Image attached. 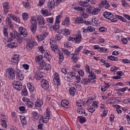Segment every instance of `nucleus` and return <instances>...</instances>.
<instances>
[{
  "label": "nucleus",
  "instance_id": "f257e3e1",
  "mask_svg": "<svg viewBox=\"0 0 130 130\" xmlns=\"http://www.w3.org/2000/svg\"><path fill=\"white\" fill-rule=\"evenodd\" d=\"M31 25L30 26V30L32 32V34H35L36 31H37V20L35 16H32L31 18Z\"/></svg>",
  "mask_w": 130,
  "mask_h": 130
},
{
  "label": "nucleus",
  "instance_id": "f03ea898",
  "mask_svg": "<svg viewBox=\"0 0 130 130\" xmlns=\"http://www.w3.org/2000/svg\"><path fill=\"white\" fill-rule=\"evenodd\" d=\"M3 34L5 37L7 38L8 42H11L13 41L15 38H16V35L13 32H10L9 37V32H8V28L7 27H4L3 29Z\"/></svg>",
  "mask_w": 130,
  "mask_h": 130
},
{
  "label": "nucleus",
  "instance_id": "7ed1b4c3",
  "mask_svg": "<svg viewBox=\"0 0 130 130\" xmlns=\"http://www.w3.org/2000/svg\"><path fill=\"white\" fill-rule=\"evenodd\" d=\"M50 117V108L48 107L46 109V113L44 114V116H41V118H40V120H42L43 122H45V123H47V122L49 121Z\"/></svg>",
  "mask_w": 130,
  "mask_h": 130
},
{
  "label": "nucleus",
  "instance_id": "20e7f679",
  "mask_svg": "<svg viewBox=\"0 0 130 130\" xmlns=\"http://www.w3.org/2000/svg\"><path fill=\"white\" fill-rule=\"evenodd\" d=\"M83 46H80L78 48H77L75 51V53H72L73 55L72 57V59L74 61V62H77L78 61V55L80 54V52L83 49Z\"/></svg>",
  "mask_w": 130,
  "mask_h": 130
},
{
  "label": "nucleus",
  "instance_id": "39448f33",
  "mask_svg": "<svg viewBox=\"0 0 130 130\" xmlns=\"http://www.w3.org/2000/svg\"><path fill=\"white\" fill-rule=\"evenodd\" d=\"M103 15L105 18L108 19V20H110L113 23H116L117 22L116 18H114V15L111 12L106 11L104 13Z\"/></svg>",
  "mask_w": 130,
  "mask_h": 130
},
{
  "label": "nucleus",
  "instance_id": "423d86ee",
  "mask_svg": "<svg viewBox=\"0 0 130 130\" xmlns=\"http://www.w3.org/2000/svg\"><path fill=\"white\" fill-rule=\"evenodd\" d=\"M6 74L10 80H15L16 74H15V70L12 68H8L6 70Z\"/></svg>",
  "mask_w": 130,
  "mask_h": 130
},
{
  "label": "nucleus",
  "instance_id": "0eeeda50",
  "mask_svg": "<svg viewBox=\"0 0 130 130\" xmlns=\"http://www.w3.org/2000/svg\"><path fill=\"white\" fill-rule=\"evenodd\" d=\"M15 73L16 75V78L18 81H23L24 80V74H23V72L22 70L16 68L15 69Z\"/></svg>",
  "mask_w": 130,
  "mask_h": 130
},
{
  "label": "nucleus",
  "instance_id": "6e6552de",
  "mask_svg": "<svg viewBox=\"0 0 130 130\" xmlns=\"http://www.w3.org/2000/svg\"><path fill=\"white\" fill-rule=\"evenodd\" d=\"M12 85L14 89H15V90H17V91H21L22 88H23V84H22V83L19 81H14L12 83Z\"/></svg>",
  "mask_w": 130,
  "mask_h": 130
},
{
  "label": "nucleus",
  "instance_id": "1a4fd4ad",
  "mask_svg": "<svg viewBox=\"0 0 130 130\" xmlns=\"http://www.w3.org/2000/svg\"><path fill=\"white\" fill-rule=\"evenodd\" d=\"M53 80L55 85L60 86V78H59V74L57 72L54 73Z\"/></svg>",
  "mask_w": 130,
  "mask_h": 130
},
{
  "label": "nucleus",
  "instance_id": "9d476101",
  "mask_svg": "<svg viewBox=\"0 0 130 130\" xmlns=\"http://www.w3.org/2000/svg\"><path fill=\"white\" fill-rule=\"evenodd\" d=\"M44 74L43 73V72H42L39 69L36 72H35L34 78L36 80H41V79H42V78L44 77Z\"/></svg>",
  "mask_w": 130,
  "mask_h": 130
},
{
  "label": "nucleus",
  "instance_id": "9b49d317",
  "mask_svg": "<svg viewBox=\"0 0 130 130\" xmlns=\"http://www.w3.org/2000/svg\"><path fill=\"white\" fill-rule=\"evenodd\" d=\"M87 75H88V78L91 81V83H95L96 82V79H97V77H96V74H95V72L91 71V72L87 74Z\"/></svg>",
  "mask_w": 130,
  "mask_h": 130
},
{
  "label": "nucleus",
  "instance_id": "f8f14e48",
  "mask_svg": "<svg viewBox=\"0 0 130 130\" xmlns=\"http://www.w3.org/2000/svg\"><path fill=\"white\" fill-rule=\"evenodd\" d=\"M41 86L43 89L47 90L49 88V81L46 80V79H42L41 81Z\"/></svg>",
  "mask_w": 130,
  "mask_h": 130
},
{
  "label": "nucleus",
  "instance_id": "ddd939ff",
  "mask_svg": "<svg viewBox=\"0 0 130 130\" xmlns=\"http://www.w3.org/2000/svg\"><path fill=\"white\" fill-rule=\"evenodd\" d=\"M22 101L24 102H26V105L29 107V108H32L34 106V103L30 101V99L23 97L22 98Z\"/></svg>",
  "mask_w": 130,
  "mask_h": 130
},
{
  "label": "nucleus",
  "instance_id": "4468645a",
  "mask_svg": "<svg viewBox=\"0 0 130 130\" xmlns=\"http://www.w3.org/2000/svg\"><path fill=\"white\" fill-rule=\"evenodd\" d=\"M3 7L5 14H8L10 8V3H9V2H4L3 4Z\"/></svg>",
  "mask_w": 130,
  "mask_h": 130
},
{
  "label": "nucleus",
  "instance_id": "2eb2a0df",
  "mask_svg": "<svg viewBox=\"0 0 130 130\" xmlns=\"http://www.w3.org/2000/svg\"><path fill=\"white\" fill-rule=\"evenodd\" d=\"M37 20L40 27H41L40 26H43V25L45 24V20H44V17H43V16H40L38 17Z\"/></svg>",
  "mask_w": 130,
  "mask_h": 130
},
{
  "label": "nucleus",
  "instance_id": "dca6fc26",
  "mask_svg": "<svg viewBox=\"0 0 130 130\" xmlns=\"http://www.w3.org/2000/svg\"><path fill=\"white\" fill-rule=\"evenodd\" d=\"M59 31L62 33V35H64V36H69V35H71V29L67 28V27L62 30L60 29Z\"/></svg>",
  "mask_w": 130,
  "mask_h": 130
},
{
  "label": "nucleus",
  "instance_id": "f3484780",
  "mask_svg": "<svg viewBox=\"0 0 130 130\" xmlns=\"http://www.w3.org/2000/svg\"><path fill=\"white\" fill-rule=\"evenodd\" d=\"M19 60H20V56L18 54L14 55L11 58V61L12 63L17 64Z\"/></svg>",
  "mask_w": 130,
  "mask_h": 130
},
{
  "label": "nucleus",
  "instance_id": "a211bd4d",
  "mask_svg": "<svg viewBox=\"0 0 130 130\" xmlns=\"http://www.w3.org/2000/svg\"><path fill=\"white\" fill-rule=\"evenodd\" d=\"M74 41L76 44H80L82 41V35L80 34L75 35Z\"/></svg>",
  "mask_w": 130,
  "mask_h": 130
},
{
  "label": "nucleus",
  "instance_id": "6ab92c4d",
  "mask_svg": "<svg viewBox=\"0 0 130 130\" xmlns=\"http://www.w3.org/2000/svg\"><path fill=\"white\" fill-rule=\"evenodd\" d=\"M87 0L85 1H80L78 2V4L80 6V7H83V8H87V7H89L90 6V3Z\"/></svg>",
  "mask_w": 130,
  "mask_h": 130
},
{
  "label": "nucleus",
  "instance_id": "aec40b11",
  "mask_svg": "<svg viewBox=\"0 0 130 130\" xmlns=\"http://www.w3.org/2000/svg\"><path fill=\"white\" fill-rule=\"evenodd\" d=\"M41 14L43 15L44 17H49V16H51V13L49 12L48 10L44 8L41 10Z\"/></svg>",
  "mask_w": 130,
  "mask_h": 130
},
{
  "label": "nucleus",
  "instance_id": "412c9836",
  "mask_svg": "<svg viewBox=\"0 0 130 130\" xmlns=\"http://www.w3.org/2000/svg\"><path fill=\"white\" fill-rule=\"evenodd\" d=\"M31 116L33 120H34L35 121H36V120H38V119H39L40 115H39V113H38L37 112L32 111L31 112Z\"/></svg>",
  "mask_w": 130,
  "mask_h": 130
},
{
  "label": "nucleus",
  "instance_id": "4be33fe9",
  "mask_svg": "<svg viewBox=\"0 0 130 130\" xmlns=\"http://www.w3.org/2000/svg\"><path fill=\"white\" fill-rule=\"evenodd\" d=\"M48 36V32H45L42 35H41L40 36H36V38H37L38 40L39 41H43L44 39H45V38Z\"/></svg>",
  "mask_w": 130,
  "mask_h": 130
},
{
  "label": "nucleus",
  "instance_id": "5701e85b",
  "mask_svg": "<svg viewBox=\"0 0 130 130\" xmlns=\"http://www.w3.org/2000/svg\"><path fill=\"white\" fill-rule=\"evenodd\" d=\"M67 79L71 80L76 79V73L73 72H69L67 74Z\"/></svg>",
  "mask_w": 130,
  "mask_h": 130
},
{
  "label": "nucleus",
  "instance_id": "b1692460",
  "mask_svg": "<svg viewBox=\"0 0 130 130\" xmlns=\"http://www.w3.org/2000/svg\"><path fill=\"white\" fill-rule=\"evenodd\" d=\"M110 85L105 83L104 84H103L101 86V90L103 93H104L109 88H110Z\"/></svg>",
  "mask_w": 130,
  "mask_h": 130
},
{
  "label": "nucleus",
  "instance_id": "393cba45",
  "mask_svg": "<svg viewBox=\"0 0 130 130\" xmlns=\"http://www.w3.org/2000/svg\"><path fill=\"white\" fill-rule=\"evenodd\" d=\"M8 16L11 19H12L13 21L17 22V23H20V18H19V17L12 14H8Z\"/></svg>",
  "mask_w": 130,
  "mask_h": 130
},
{
  "label": "nucleus",
  "instance_id": "a878e982",
  "mask_svg": "<svg viewBox=\"0 0 130 130\" xmlns=\"http://www.w3.org/2000/svg\"><path fill=\"white\" fill-rule=\"evenodd\" d=\"M70 21H71V19H70V17H65L64 20L62 22L61 24L63 25V26H67V27H69L70 25Z\"/></svg>",
  "mask_w": 130,
  "mask_h": 130
},
{
  "label": "nucleus",
  "instance_id": "bb28decb",
  "mask_svg": "<svg viewBox=\"0 0 130 130\" xmlns=\"http://www.w3.org/2000/svg\"><path fill=\"white\" fill-rule=\"evenodd\" d=\"M61 105L62 107H64V108H69V107H70V103L69 101L63 100L61 102Z\"/></svg>",
  "mask_w": 130,
  "mask_h": 130
},
{
  "label": "nucleus",
  "instance_id": "cd10ccee",
  "mask_svg": "<svg viewBox=\"0 0 130 130\" xmlns=\"http://www.w3.org/2000/svg\"><path fill=\"white\" fill-rule=\"evenodd\" d=\"M77 112L79 114H84L85 116H87L88 115V113H87L86 110H85L83 108H78Z\"/></svg>",
  "mask_w": 130,
  "mask_h": 130
},
{
  "label": "nucleus",
  "instance_id": "c85d7f7f",
  "mask_svg": "<svg viewBox=\"0 0 130 130\" xmlns=\"http://www.w3.org/2000/svg\"><path fill=\"white\" fill-rule=\"evenodd\" d=\"M39 64L40 65L39 67H38V69L44 70V69L45 68V66L46 65V62L43 60L39 62Z\"/></svg>",
  "mask_w": 130,
  "mask_h": 130
},
{
  "label": "nucleus",
  "instance_id": "c756f323",
  "mask_svg": "<svg viewBox=\"0 0 130 130\" xmlns=\"http://www.w3.org/2000/svg\"><path fill=\"white\" fill-rule=\"evenodd\" d=\"M19 32L21 34V35H22L24 36V37H25V36H27V29L24 27H19Z\"/></svg>",
  "mask_w": 130,
  "mask_h": 130
},
{
  "label": "nucleus",
  "instance_id": "7c9ffc66",
  "mask_svg": "<svg viewBox=\"0 0 130 130\" xmlns=\"http://www.w3.org/2000/svg\"><path fill=\"white\" fill-rule=\"evenodd\" d=\"M81 83L83 85H88L89 83H92V81L88 77L86 78H83L81 80Z\"/></svg>",
  "mask_w": 130,
  "mask_h": 130
},
{
  "label": "nucleus",
  "instance_id": "2f4dec72",
  "mask_svg": "<svg viewBox=\"0 0 130 130\" xmlns=\"http://www.w3.org/2000/svg\"><path fill=\"white\" fill-rule=\"evenodd\" d=\"M58 33V34H57L55 36V40L56 41H60V40H61L63 37V36H62L63 35H62V33L59 31Z\"/></svg>",
  "mask_w": 130,
  "mask_h": 130
},
{
  "label": "nucleus",
  "instance_id": "473e14b6",
  "mask_svg": "<svg viewBox=\"0 0 130 130\" xmlns=\"http://www.w3.org/2000/svg\"><path fill=\"white\" fill-rule=\"evenodd\" d=\"M54 6H55L54 0H49L48 8H49V9H52L53 8H54Z\"/></svg>",
  "mask_w": 130,
  "mask_h": 130
},
{
  "label": "nucleus",
  "instance_id": "72a5a7b5",
  "mask_svg": "<svg viewBox=\"0 0 130 130\" xmlns=\"http://www.w3.org/2000/svg\"><path fill=\"white\" fill-rule=\"evenodd\" d=\"M107 59L112 61H118V57H115L113 55H110L107 57Z\"/></svg>",
  "mask_w": 130,
  "mask_h": 130
},
{
  "label": "nucleus",
  "instance_id": "f704fd0d",
  "mask_svg": "<svg viewBox=\"0 0 130 130\" xmlns=\"http://www.w3.org/2000/svg\"><path fill=\"white\" fill-rule=\"evenodd\" d=\"M43 105V101L42 100H38L35 103V107H41Z\"/></svg>",
  "mask_w": 130,
  "mask_h": 130
},
{
  "label": "nucleus",
  "instance_id": "c9c22d12",
  "mask_svg": "<svg viewBox=\"0 0 130 130\" xmlns=\"http://www.w3.org/2000/svg\"><path fill=\"white\" fill-rule=\"evenodd\" d=\"M20 118L22 125L23 126L24 125H26L27 124V120L26 119V117H24V116H20Z\"/></svg>",
  "mask_w": 130,
  "mask_h": 130
},
{
  "label": "nucleus",
  "instance_id": "e433bc0d",
  "mask_svg": "<svg viewBox=\"0 0 130 130\" xmlns=\"http://www.w3.org/2000/svg\"><path fill=\"white\" fill-rule=\"evenodd\" d=\"M27 88L29 89V92H34L35 87L33 85V84L29 83H27Z\"/></svg>",
  "mask_w": 130,
  "mask_h": 130
},
{
  "label": "nucleus",
  "instance_id": "4c0bfd02",
  "mask_svg": "<svg viewBox=\"0 0 130 130\" xmlns=\"http://www.w3.org/2000/svg\"><path fill=\"white\" fill-rule=\"evenodd\" d=\"M84 22V20L82 18L78 17L75 19L74 23L75 24H83Z\"/></svg>",
  "mask_w": 130,
  "mask_h": 130
},
{
  "label": "nucleus",
  "instance_id": "58836bf2",
  "mask_svg": "<svg viewBox=\"0 0 130 130\" xmlns=\"http://www.w3.org/2000/svg\"><path fill=\"white\" fill-rule=\"evenodd\" d=\"M34 44H32V43H30V42H29V41L27 40V44H26V48L28 50H31L32 49V48L33 46H34Z\"/></svg>",
  "mask_w": 130,
  "mask_h": 130
},
{
  "label": "nucleus",
  "instance_id": "ea45409f",
  "mask_svg": "<svg viewBox=\"0 0 130 130\" xmlns=\"http://www.w3.org/2000/svg\"><path fill=\"white\" fill-rule=\"evenodd\" d=\"M6 22L9 25V27L11 28V29H13V28H14V26L12 24V20H11V18H10V17H7L6 18Z\"/></svg>",
  "mask_w": 130,
  "mask_h": 130
},
{
  "label": "nucleus",
  "instance_id": "a19ab883",
  "mask_svg": "<svg viewBox=\"0 0 130 130\" xmlns=\"http://www.w3.org/2000/svg\"><path fill=\"white\" fill-rule=\"evenodd\" d=\"M73 8L75 10V11H77L78 12H83V11H85V9L83 7H80V6H73Z\"/></svg>",
  "mask_w": 130,
  "mask_h": 130
},
{
  "label": "nucleus",
  "instance_id": "79ce46f5",
  "mask_svg": "<svg viewBox=\"0 0 130 130\" xmlns=\"http://www.w3.org/2000/svg\"><path fill=\"white\" fill-rule=\"evenodd\" d=\"M18 44L14 42L7 45V47H9V48H16Z\"/></svg>",
  "mask_w": 130,
  "mask_h": 130
},
{
  "label": "nucleus",
  "instance_id": "37998d69",
  "mask_svg": "<svg viewBox=\"0 0 130 130\" xmlns=\"http://www.w3.org/2000/svg\"><path fill=\"white\" fill-rule=\"evenodd\" d=\"M69 93L71 96H75L76 94V88L74 87H70L69 89Z\"/></svg>",
  "mask_w": 130,
  "mask_h": 130
},
{
  "label": "nucleus",
  "instance_id": "c03bdc74",
  "mask_svg": "<svg viewBox=\"0 0 130 130\" xmlns=\"http://www.w3.org/2000/svg\"><path fill=\"white\" fill-rule=\"evenodd\" d=\"M88 110L90 113H93L95 111V108L90 104L88 106Z\"/></svg>",
  "mask_w": 130,
  "mask_h": 130
},
{
  "label": "nucleus",
  "instance_id": "a18cd8bd",
  "mask_svg": "<svg viewBox=\"0 0 130 130\" xmlns=\"http://www.w3.org/2000/svg\"><path fill=\"white\" fill-rule=\"evenodd\" d=\"M76 104L78 107H80V108H83V107L85 106H84L85 105V102L84 101H77Z\"/></svg>",
  "mask_w": 130,
  "mask_h": 130
},
{
  "label": "nucleus",
  "instance_id": "49530a36",
  "mask_svg": "<svg viewBox=\"0 0 130 130\" xmlns=\"http://www.w3.org/2000/svg\"><path fill=\"white\" fill-rule=\"evenodd\" d=\"M58 48V46L57 45L55 44H51V49L53 51H54V52H55V51L57 50Z\"/></svg>",
  "mask_w": 130,
  "mask_h": 130
},
{
  "label": "nucleus",
  "instance_id": "de8ad7c7",
  "mask_svg": "<svg viewBox=\"0 0 130 130\" xmlns=\"http://www.w3.org/2000/svg\"><path fill=\"white\" fill-rule=\"evenodd\" d=\"M21 95L22 96H28V90L26 87H23L22 89Z\"/></svg>",
  "mask_w": 130,
  "mask_h": 130
},
{
  "label": "nucleus",
  "instance_id": "09e8293b",
  "mask_svg": "<svg viewBox=\"0 0 130 130\" xmlns=\"http://www.w3.org/2000/svg\"><path fill=\"white\" fill-rule=\"evenodd\" d=\"M22 16L24 21H27V20L29 19V14H28L27 12L22 13Z\"/></svg>",
  "mask_w": 130,
  "mask_h": 130
},
{
  "label": "nucleus",
  "instance_id": "8fccbe9b",
  "mask_svg": "<svg viewBox=\"0 0 130 130\" xmlns=\"http://www.w3.org/2000/svg\"><path fill=\"white\" fill-rule=\"evenodd\" d=\"M81 17L83 19H87V18L89 17V14H88V12L83 11L82 13H81Z\"/></svg>",
  "mask_w": 130,
  "mask_h": 130
},
{
  "label": "nucleus",
  "instance_id": "3c124183",
  "mask_svg": "<svg viewBox=\"0 0 130 130\" xmlns=\"http://www.w3.org/2000/svg\"><path fill=\"white\" fill-rule=\"evenodd\" d=\"M100 11H101V9H100L99 8H93V10H92V12L91 14L94 15H97L98 13L100 12Z\"/></svg>",
  "mask_w": 130,
  "mask_h": 130
},
{
  "label": "nucleus",
  "instance_id": "603ef678",
  "mask_svg": "<svg viewBox=\"0 0 130 130\" xmlns=\"http://www.w3.org/2000/svg\"><path fill=\"white\" fill-rule=\"evenodd\" d=\"M85 73L88 74L91 73V70H90V66L88 64H86L85 66Z\"/></svg>",
  "mask_w": 130,
  "mask_h": 130
},
{
  "label": "nucleus",
  "instance_id": "864d4df0",
  "mask_svg": "<svg viewBox=\"0 0 130 130\" xmlns=\"http://www.w3.org/2000/svg\"><path fill=\"white\" fill-rule=\"evenodd\" d=\"M86 12L88 14H92L93 10H94V7L91 6H89L88 8H86Z\"/></svg>",
  "mask_w": 130,
  "mask_h": 130
},
{
  "label": "nucleus",
  "instance_id": "5fc2aeb1",
  "mask_svg": "<svg viewBox=\"0 0 130 130\" xmlns=\"http://www.w3.org/2000/svg\"><path fill=\"white\" fill-rule=\"evenodd\" d=\"M42 58H43V57H42V55H38L37 56V57H36V62H38V63H39V62H40L41 61H42Z\"/></svg>",
  "mask_w": 130,
  "mask_h": 130
},
{
  "label": "nucleus",
  "instance_id": "6e6d98bb",
  "mask_svg": "<svg viewBox=\"0 0 130 130\" xmlns=\"http://www.w3.org/2000/svg\"><path fill=\"white\" fill-rule=\"evenodd\" d=\"M62 18V15H59L56 17V21H55V23H58L59 24H60V19Z\"/></svg>",
  "mask_w": 130,
  "mask_h": 130
},
{
  "label": "nucleus",
  "instance_id": "4d7b16f0",
  "mask_svg": "<svg viewBox=\"0 0 130 130\" xmlns=\"http://www.w3.org/2000/svg\"><path fill=\"white\" fill-rule=\"evenodd\" d=\"M107 50L108 49L106 47H101L100 49L98 50V51L99 52L105 53V52H107Z\"/></svg>",
  "mask_w": 130,
  "mask_h": 130
},
{
  "label": "nucleus",
  "instance_id": "13d9d810",
  "mask_svg": "<svg viewBox=\"0 0 130 130\" xmlns=\"http://www.w3.org/2000/svg\"><path fill=\"white\" fill-rule=\"evenodd\" d=\"M77 72L78 74H79V76H80V77H84V75H85V72H84V70H83V69H78Z\"/></svg>",
  "mask_w": 130,
  "mask_h": 130
},
{
  "label": "nucleus",
  "instance_id": "bf43d9fd",
  "mask_svg": "<svg viewBox=\"0 0 130 130\" xmlns=\"http://www.w3.org/2000/svg\"><path fill=\"white\" fill-rule=\"evenodd\" d=\"M98 104H99V101H94L91 104L94 107V108L96 109L98 108Z\"/></svg>",
  "mask_w": 130,
  "mask_h": 130
},
{
  "label": "nucleus",
  "instance_id": "052dcab7",
  "mask_svg": "<svg viewBox=\"0 0 130 130\" xmlns=\"http://www.w3.org/2000/svg\"><path fill=\"white\" fill-rule=\"evenodd\" d=\"M78 121L80 122V123H85V122H86V118L78 117Z\"/></svg>",
  "mask_w": 130,
  "mask_h": 130
},
{
  "label": "nucleus",
  "instance_id": "680f3d73",
  "mask_svg": "<svg viewBox=\"0 0 130 130\" xmlns=\"http://www.w3.org/2000/svg\"><path fill=\"white\" fill-rule=\"evenodd\" d=\"M107 4V1L106 0H102L101 4L99 5V7L101 8H103L104 7L105 5Z\"/></svg>",
  "mask_w": 130,
  "mask_h": 130
},
{
  "label": "nucleus",
  "instance_id": "e2e57ef3",
  "mask_svg": "<svg viewBox=\"0 0 130 130\" xmlns=\"http://www.w3.org/2000/svg\"><path fill=\"white\" fill-rule=\"evenodd\" d=\"M27 41L31 43H32V44H34L35 45H36L37 44L36 40H35V39L34 38H31V39H28Z\"/></svg>",
  "mask_w": 130,
  "mask_h": 130
},
{
  "label": "nucleus",
  "instance_id": "0e129e2a",
  "mask_svg": "<svg viewBox=\"0 0 130 130\" xmlns=\"http://www.w3.org/2000/svg\"><path fill=\"white\" fill-rule=\"evenodd\" d=\"M53 29L55 31H56V30L59 29V23L55 22L54 25L53 26Z\"/></svg>",
  "mask_w": 130,
  "mask_h": 130
},
{
  "label": "nucleus",
  "instance_id": "69168bd1",
  "mask_svg": "<svg viewBox=\"0 0 130 130\" xmlns=\"http://www.w3.org/2000/svg\"><path fill=\"white\" fill-rule=\"evenodd\" d=\"M44 56L45 57H46V58H47L48 60H50L51 59V58L52 57L51 55H50L49 53L47 52H45L44 53Z\"/></svg>",
  "mask_w": 130,
  "mask_h": 130
},
{
  "label": "nucleus",
  "instance_id": "338daca9",
  "mask_svg": "<svg viewBox=\"0 0 130 130\" xmlns=\"http://www.w3.org/2000/svg\"><path fill=\"white\" fill-rule=\"evenodd\" d=\"M62 50L64 54H65L66 55H70V54H71V52L67 49L63 48L62 49Z\"/></svg>",
  "mask_w": 130,
  "mask_h": 130
},
{
  "label": "nucleus",
  "instance_id": "774afa93",
  "mask_svg": "<svg viewBox=\"0 0 130 130\" xmlns=\"http://www.w3.org/2000/svg\"><path fill=\"white\" fill-rule=\"evenodd\" d=\"M53 17L47 18V22L50 24H53Z\"/></svg>",
  "mask_w": 130,
  "mask_h": 130
}]
</instances>
